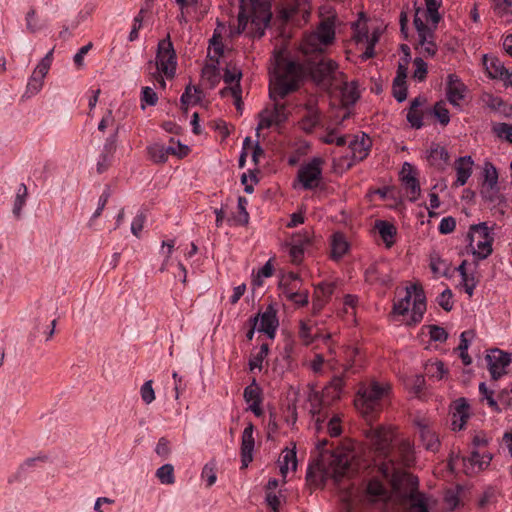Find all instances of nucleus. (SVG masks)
<instances>
[{
	"instance_id": "nucleus-64",
	"label": "nucleus",
	"mask_w": 512,
	"mask_h": 512,
	"mask_svg": "<svg viewBox=\"0 0 512 512\" xmlns=\"http://www.w3.org/2000/svg\"><path fill=\"white\" fill-rule=\"evenodd\" d=\"M35 13L34 9H30L26 15V26L28 31L31 33H35L44 27V25L39 24L35 19Z\"/></svg>"
},
{
	"instance_id": "nucleus-55",
	"label": "nucleus",
	"mask_w": 512,
	"mask_h": 512,
	"mask_svg": "<svg viewBox=\"0 0 512 512\" xmlns=\"http://www.w3.org/2000/svg\"><path fill=\"white\" fill-rule=\"evenodd\" d=\"M140 393L144 403L150 404L154 401L155 392L152 387V380H148L142 385Z\"/></svg>"
},
{
	"instance_id": "nucleus-30",
	"label": "nucleus",
	"mask_w": 512,
	"mask_h": 512,
	"mask_svg": "<svg viewBox=\"0 0 512 512\" xmlns=\"http://www.w3.org/2000/svg\"><path fill=\"white\" fill-rule=\"evenodd\" d=\"M321 121V114H309L306 113L299 121L300 128L306 132L311 133Z\"/></svg>"
},
{
	"instance_id": "nucleus-9",
	"label": "nucleus",
	"mask_w": 512,
	"mask_h": 512,
	"mask_svg": "<svg viewBox=\"0 0 512 512\" xmlns=\"http://www.w3.org/2000/svg\"><path fill=\"white\" fill-rule=\"evenodd\" d=\"M245 4L251 27L255 30L254 37L261 38L272 18L271 6L267 1L261 0H250Z\"/></svg>"
},
{
	"instance_id": "nucleus-19",
	"label": "nucleus",
	"mask_w": 512,
	"mask_h": 512,
	"mask_svg": "<svg viewBox=\"0 0 512 512\" xmlns=\"http://www.w3.org/2000/svg\"><path fill=\"white\" fill-rule=\"evenodd\" d=\"M371 144V139L365 133L362 134L360 139L356 136L349 143L353 159L357 161L364 160L368 156Z\"/></svg>"
},
{
	"instance_id": "nucleus-43",
	"label": "nucleus",
	"mask_w": 512,
	"mask_h": 512,
	"mask_svg": "<svg viewBox=\"0 0 512 512\" xmlns=\"http://www.w3.org/2000/svg\"><path fill=\"white\" fill-rule=\"evenodd\" d=\"M493 10L500 17L512 14V0H493Z\"/></svg>"
},
{
	"instance_id": "nucleus-34",
	"label": "nucleus",
	"mask_w": 512,
	"mask_h": 512,
	"mask_svg": "<svg viewBox=\"0 0 512 512\" xmlns=\"http://www.w3.org/2000/svg\"><path fill=\"white\" fill-rule=\"evenodd\" d=\"M426 374L434 378L436 380L443 379L444 375L448 373L447 369L444 367V363L442 361H435L432 363H428L425 366Z\"/></svg>"
},
{
	"instance_id": "nucleus-47",
	"label": "nucleus",
	"mask_w": 512,
	"mask_h": 512,
	"mask_svg": "<svg viewBox=\"0 0 512 512\" xmlns=\"http://www.w3.org/2000/svg\"><path fill=\"white\" fill-rule=\"evenodd\" d=\"M497 398L499 406L502 405L505 409L512 408V383L501 389Z\"/></svg>"
},
{
	"instance_id": "nucleus-48",
	"label": "nucleus",
	"mask_w": 512,
	"mask_h": 512,
	"mask_svg": "<svg viewBox=\"0 0 512 512\" xmlns=\"http://www.w3.org/2000/svg\"><path fill=\"white\" fill-rule=\"evenodd\" d=\"M44 78L33 72L27 84L26 94H29V96L37 94L42 89Z\"/></svg>"
},
{
	"instance_id": "nucleus-26",
	"label": "nucleus",
	"mask_w": 512,
	"mask_h": 512,
	"mask_svg": "<svg viewBox=\"0 0 512 512\" xmlns=\"http://www.w3.org/2000/svg\"><path fill=\"white\" fill-rule=\"evenodd\" d=\"M341 98L344 106L354 105L359 98L356 85L354 83L349 84L347 81L343 80Z\"/></svg>"
},
{
	"instance_id": "nucleus-10",
	"label": "nucleus",
	"mask_w": 512,
	"mask_h": 512,
	"mask_svg": "<svg viewBox=\"0 0 512 512\" xmlns=\"http://www.w3.org/2000/svg\"><path fill=\"white\" fill-rule=\"evenodd\" d=\"M322 164L323 160L315 157L299 168L297 177L304 189L311 190L318 186L322 178Z\"/></svg>"
},
{
	"instance_id": "nucleus-58",
	"label": "nucleus",
	"mask_w": 512,
	"mask_h": 512,
	"mask_svg": "<svg viewBox=\"0 0 512 512\" xmlns=\"http://www.w3.org/2000/svg\"><path fill=\"white\" fill-rule=\"evenodd\" d=\"M413 24L417 31L418 38L425 40V35H434V31L430 29L418 16H415Z\"/></svg>"
},
{
	"instance_id": "nucleus-59",
	"label": "nucleus",
	"mask_w": 512,
	"mask_h": 512,
	"mask_svg": "<svg viewBox=\"0 0 512 512\" xmlns=\"http://www.w3.org/2000/svg\"><path fill=\"white\" fill-rule=\"evenodd\" d=\"M406 119L412 128L420 129L423 126V113L420 110H408Z\"/></svg>"
},
{
	"instance_id": "nucleus-36",
	"label": "nucleus",
	"mask_w": 512,
	"mask_h": 512,
	"mask_svg": "<svg viewBox=\"0 0 512 512\" xmlns=\"http://www.w3.org/2000/svg\"><path fill=\"white\" fill-rule=\"evenodd\" d=\"M261 388L257 385L256 380L244 389L243 397L247 403L262 402Z\"/></svg>"
},
{
	"instance_id": "nucleus-12",
	"label": "nucleus",
	"mask_w": 512,
	"mask_h": 512,
	"mask_svg": "<svg viewBox=\"0 0 512 512\" xmlns=\"http://www.w3.org/2000/svg\"><path fill=\"white\" fill-rule=\"evenodd\" d=\"M334 38V22L327 18L320 23V25L317 28V31L314 34L310 35L307 38L306 42L307 45L311 47V50L322 52V49H319L317 47V43L323 46H327L334 41Z\"/></svg>"
},
{
	"instance_id": "nucleus-45",
	"label": "nucleus",
	"mask_w": 512,
	"mask_h": 512,
	"mask_svg": "<svg viewBox=\"0 0 512 512\" xmlns=\"http://www.w3.org/2000/svg\"><path fill=\"white\" fill-rule=\"evenodd\" d=\"M434 116L438 119L441 125L446 126L450 121L448 109L443 102H437L433 109Z\"/></svg>"
},
{
	"instance_id": "nucleus-33",
	"label": "nucleus",
	"mask_w": 512,
	"mask_h": 512,
	"mask_svg": "<svg viewBox=\"0 0 512 512\" xmlns=\"http://www.w3.org/2000/svg\"><path fill=\"white\" fill-rule=\"evenodd\" d=\"M480 194L483 200L486 202L495 204L501 201L499 186L482 185Z\"/></svg>"
},
{
	"instance_id": "nucleus-39",
	"label": "nucleus",
	"mask_w": 512,
	"mask_h": 512,
	"mask_svg": "<svg viewBox=\"0 0 512 512\" xmlns=\"http://www.w3.org/2000/svg\"><path fill=\"white\" fill-rule=\"evenodd\" d=\"M170 143L168 147L164 146L166 156L175 155L179 158L185 157L189 152V147L187 145L182 144L180 141H177L176 146L174 138H170Z\"/></svg>"
},
{
	"instance_id": "nucleus-22",
	"label": "nucleus",
	"mask_w": 512,
	"mask_h": 512,
	"mask_svg": "<svg viewBox=\"0 0 512 512\" xmlns=\"http://www.w3.org/2000/svg\"><path fill=\"white\" fill-rule=\"evenodd\" d=\"M427 160L435 166H442L448 163V151L438 143H432L427 151Z\"/></svg>"
},
{
	"instance_id": "nucleus-23",
	"label": "nucleus",
	"mask_w": 512,
	"mask_h": 512,
	"mask_svg": "<svg viewBox=\"0 0 512 512\" xmlns=\"http://www.w3.org/2000/svg\"><path fill=\"white\" fill-rule=\"evenodd\" d=\"M375 228L378 230L386 246L391 247L394 244V237L397 233L395 226L387 221L377 220Z\"/></svg>"
},
{
	"instance_id": "nucleus-37",
	"label": "nucleus",
	"mask_w": 512,
	"mask_h": 512,
	"mask_svg": "<svg viewBox=\"0 0 512 512\" xmlns=\"http://www.w3.org/2000/svg\"><path fill=\"white\" fill-rule=\"evenodd\" d=\"M147 151L149 157L155 163H165L168 159L165 153L164 145L162 144H152L147 148Z\"/></svg>"
},
{
	"instance_id": "nucleus-63",
	"label": "nucleus",
	"mask_w": 512,
	"mask_h": 512,
	"mask_svg": "<svg viewBox=\"0 0 512 512\" xmlns=\"http://www.w3.org/2000/svg\"><path fill=\"white\" fill-rule=\"evenodd\" d=\"M461 279H462V283H463L465 292L469 296H472L473 292H474V289H475V287L477 286V283H478V280L476 279L475 275L473 273H470V274L466 273V277L465 276H461Z\"/></svg>"
},
{
	"instance_id": "nucleus-53",
	"label": "nucleus",
	"mask_w": 512,
	"mask_h": 512,
	"mask_svg": "<svg viewBox=\"0 0 512 512\" xmlns=\"http://www.w3.org/2000/svg\"><path fill=\"white\" fill-rule=\"evenodd\" d=\"M402 60H403V62L398 63L397 74L393 80V84H396L398 86H399V84H406V78H407L408 58H403Z\"/></svg>"
},
{
	"instance_id": "nucleus-4",
	"label": "nucleus",
	"mask_w": 512,
	"mask_h": 512,
	"mask_svg": "<svg viewBox=\"0 0 512 512\" xmlns=\"http://www.w3.org/2000/svg\"><path fill=\"white\" fill-rule=\"evenodd\" d=\"M351 459L352 456L343 451H335L330 455L329 465L324 468L322 464H310L306 473V480L311 484L317 483V473L323 481L327 477H331L335 482L348 475L351 470Z\"/></svg>"
},
{
	"instance_id": "nucleus-8",
	"label": "nucleus",
	"mask_w": 512,
	"mask_h": 512,
	"mask_svg": "<svg viewBox=\"0 0 512 512\" xmlns=\"http://www.w3.org/2000/svg\"><path fill=\"white\" fill-rule=\"evenodd\" d=\"M467 237L469 248L477 261L486 259L492 253L494 237L485 222L472 225Z\"/></svg>"
},
{
	"instance_id": "nucleus-51",
	"label": "nucleus",
	"mask_w": 512,
	"mask_h": 512,
	"mask_svg": "<svg viewBox=\"0 0 512 512\" xmlns=\"http://www.w3.org/2000/svg\"><path fill=\"white\" fill-rule=\"evenodd\" d=\"M210 45L213 47V51L215 53V56H211L210 58L211 60L215 58L216 64H219V57L224 53V45L222 43L221 36L214 34L210 39Z\"/></svg>"
},
{
	"instance_id": "nucleus-21",
	"label": "nucleus",
	"mask_w": 512,
	"mask_h": 512,
	"mask_svg": "<svg viewBox=\"0 0 512 512\" xmlns=\"http://www.w3.org/2000/svg\"><path fill=\"white\" fill-rule=\"evenodd\" d=\"M383 264L373 263L365 270V280L371 284L379 283L383 286L391 282Z\"/></svg>"
},
{
	"instance_id": "nucleus-2",
	"label": "nucleus",
	"mask_w": 512,
	"mask_h": 512,
	"mask_svg": "<svg viewBox=\"0 0 512 512\" xmlns=\"http://www.w3.org/2000/svg\"><path fill=\"white\" fill-rule=\"evenodd\" d=\"M304 78L305 69L301 63L282 57L277 59L275 75L269 84V96L274 102L273 109L268 110V114L276 120V125L287 121L289 115L286 104L279 100L297 91Z\"/></svg>"
},
{
	"instance_id": "nucleus-28",
	"label": "nucleus",
	"mask_w": 512,
	"mask_h": 512,
	"mask_svg": "<svg viewBox=\"0 0 512 512\" xmlns=\"http://www.w3.org/2000/svg\"><path fill=\"white\" fill-rule=\"evenodd\" d=\"M367 492L369 495L379 500H387L389 498V492L387 488L381 481L377 479H372L369 481L367 485Z\"/></svg>"
},
{
	"instance_id": "nucleus-40",
	"label": "nucleus",
	"mask_w": 512,
	"mask_h": 512,
	"mask_svg": "<svg viewBox=\"0 0 512 512\" xmlns=\"http://www.w3.org/2000/svg\"><path fill=\"white\" fill-rule=\"evenodd\" d=\"M484 181L482 185H494L498 186V172L496 167L490 163L486 162L484 165Z\"/></svg>"
},
{
	"instance_id": "nucleus-3",
	"label": "nucleus",
	"mask_w": 512,
	"mask_h": 512,
	"mask_svg": "<svg viewBox=\"0 0 512 512\" xmlns=\"http://www.w3.org/2000/svg\"><path fill=\"white\" fill-rule=\"evenodd\" d=\"M176 65V53L168 35L165 39L159 41L155 63L149 61L148 70L153 80L164 88L166 83L162 74L168 79H172L176 73Z\"/></svg>"
},
{
	"instance_id": "nucleus-16",
	"label": "nucleus",
	"mask_w": 512,
	"mask_h": 512,
	"mask_svg": "<svg viewBox=\"0 0 512 512\" xmlns=\"http://www.w3.org/2000/svg\"><path fill=\"white\" fill-rule=\"evenodd\" d=\"M466 86L455 74H449L447 77L446 94L448 101L453 106H460V102L465 97Z\"/></svg>"
},
{
	"instance_id": "nucleus-27",
	"label": "nucleus",
	"mask_w": 512,
	"mask_h": 512,
	"mask_svg": "<svg viewBox=\"0 0 512 512\" xmlns=\"http://www.w3.org/2000/svg\"><path fill=\"white\" fill-rule=\"evenodd\" d=\"M420 437L422 440L423 445L427 450H430L432 452H435L438 450L440 446V442L438 437L434 432H432L430 429L426 427H422L420 429Z\"/></svg>"
},
{
	"instance_id": "nucleus-5",
	"label": "nucleus",
	"mask_w": 512,
	"mask_h": 512,
	"mask_svg": "<svg viewBox=\"0 0 512 512\" xmlns=\"http://www.w3.org/2000/svg\"><path fill=\"white\" fill-rule=\"evenodd\" d=\"M405 295L393 305V312L398 315H405L409 311L411 300L413 299V307L411 319L407 322L409 326L416 325L421 322L426 311V296L420 284H412L407 286L404 291Z\"/></svg>"
},
{
	"instance_id": "nucleus-38",
	"label": "nucleus",
	"mask_w": 512,
	"mask_h": 512,
	"mask_svg": "<svg viewBox=\"0 0 512 512\" xmlns=\"http://www.w3.org/2000/svg\"><path fill=\"white\" fill-rule=\"evenodd\" d=\"M53 53L54 48L51 49L37 64V66L34 69V73L38 75L39 77H45L51 67L52 60H53Z\"/></svg>"
},
{
	"instance_id": "nucleus-1",
	"label": "nucleus",
	"mask_w": 512,
	"mask_h": 512,
	"mask_svg": "<svg viewBox=\"0 0 512 512\" xmlns=\"http://www.w3.org/2000/svg\"><path fill=\"white\" fill-rule=\"evenodd\" d=\"M366 437L377 457L383 460L379 463V472L393 490L409 503L408 512H429L425 495L418 491V478L398 466V462L410 466L414 461L411 442L408 439L395 442L394 430L382 425L370 427Z\"/></svg>"
},
{
	"instance_id": "nucleus-17",
	"label": "nucleus",
	"mask_w": 512,
	"mask_h": 512,
	"mask_svg": "<svg viewBox=\"0 0 512 512\" xmlns=\"http://www.w3.org/2000/svg\"><path fill=\"white\" fill-rule=\"evenodd\" d=\"M254 425L250 422L245 427L242 433V441H241V462L242 468H247L249 463L253 460V450H254V437H253Z\"/></svg>"
},
{
	"instance_id": "nucleus-11",
	"label": "nucleus",
	"mask_w": 512,
	"mask_h": 512,
	"mask_svg": "<svg viewBox=\"0 0 512 512\" xmlns=\"http://www.w3.org/2000/svg\"><path fill=\"white\" fill-rule=\"evenodd\" d=\"M300 282V278L297 274L290 273L285 279L280 281V288L282 294L286 298L297 305L306 306L308 304L309 293L307 290H299L297 284Z\"/></svg>"
},
{
	"instance_id": "nucleus-62",
	"label": "nucleus",
	"mask_w": 512,
	"mask_h": 512,
	"mask_svg": "<svg viewBox=\"0 0 512 512\" xmlns=\"http://www.w3.org/2000/svg\"><path fill=\"white\" fill-rule=\"evenodd\" d=\"M155 452L161 458L167 459L171 453L170 442L165 437H161L156 445Z\"/></svg>"
},
{
	"instance_id": "nucleus-42",
	"label": "nucleus",
	"mask_w": 512,
	"mask_h": 512,
	"mask_svg": "<svg viewBox=\"0 0 512 512\" xmlns=\"http://www.w3.org/2000/svg\"><path fill=\"white\" fill-rule=\"evenodd\" d=\"M493 132L502 139L512 143V125L508 123H497L493 126Z\"/></svg>"
},
{
	"instance_id": "nucleus-56",
	"label": "nucleus",
	"mask_w": 512,
	"mask_h": 512,
	"mask_svg": "<svg viewBox=\"0 0 512 512\" xmlns=\"http://www.w3.org/2000/svg\"><path fill=\"white\" fill-rule=\"evenodd\" d=\"M260 121L257 126V135L259 131L265 128H270L272 125H276V120L268 114V109L263 110L259 114Z\"/></svg>"
},
{
	"instance_id": "nucleus-41",
	"label": "nucleus",
	"mask_w": 512,
	"mask_h": 512,
	"mask_svg": "<svg viewBox=\"0 0 512 512\" xmlns=\"http://www.w3.org/2000/svg\"><path fill=\"white\" fill-rule=\"evenodd\" d=\"M434 35H425V40L418 38V45L422 47L421 53L426 57H433L437 52V45L433 41Z\"/></svg>"
},
{
	"instance_id": "nucleus-32",
	"label": "nucleus",
	"mask_w": 512,
	"mask_h": 512,
	"mask_svg": "<svg viewBox=\"0 0 512 512\" xmlns=\"http://www.w3.org/2000/svg\"><path fill=\"white\" fill-rule=\"evenodd\" d=\"M479 392L482 396V400H486L488 406L495 412H501L502 409L499 406L498 400L494 398V391L490 390L486 387V384L484 382H481L479 384Z\"/></svg>"
},
{
	"instance_id": "nucleus-44",
	"label": "nucleus",
	"mask_w": 512,
	"mask_h": 512,
	"mask_svg": "<svg viewBox=\"0 0 512 512\" xmlns=\"http://www.w3.org/2000/svg\"><path fill=\"white\" fill-rule=\"evenodd\" d=\"M452 417L453 418L459 417L462 419L469 418V404L467 403L465 398H459L455 401L454 412H453Z\"/></svg>"
},
{
	"instance_id": "nucleus-24",
	"label": "nucleus",
	"mask_w": 512,
	"mask_h": 512,
	"mask_svg": "<svg viewBox=\"0 0 512 512\" xmlns=\"http://www.w3.org/2000/svg\"><path fill=\"white\" fill-rule=\"evenodd\" d=\"M348 250V243L341 233H334L331 242V257L334 260L341 259Z\"/></svg>"
},
{
	"instance_id": "nucleus-20",
	"label": "nucleus",
	"mask_w": 512,
	"mask_h": 512,
	"mask_svg": "<svg viewBox=\"0 0 512 512\" xmlns=\"http://www.w3.org/2000/svg\"><path fill=\"white\" fill-rule=\"evenodd\" d=\"M484 65L490 78L492 79L507 81L512 76V73H510L509 70L505 68L504 64L498 58L493 57L488 60L485 56Z\"/></svg>"
},
{
	"instance_id": "nucleus-31",
	"label": "nucleus",
	"mask_w": 512,
	"mask_h": 512,
	"mask_svg": "<svg viewBox=\"0 0 512 512\" xmlns=\"http://www.w3.org/2000/svg\"><path fill=\"white\" fill-rule=\"evenodd\" d=\"M156 477L162 484L171 485L175 482L174 467L172 464H164L156 471Z\"/></svg>"
},
{
	"instance_id": "nucleus-29",
	"label": "nucleus",
	"mask_w": 512,
	"mask_h": 512,
	"mask_svg": "<svg viewBox=\"0 0 512 512\" xmlns=\"http://www.w3.org/2000/svg\"><path fill=\"white\" fill-rule=\"evenodd\" d=\"M27 196H28L27 187L24 183H21L17 190L15 200H14L13 210H12L14 216L18 219L21 217L22 208L26 204Z\"/></svg>"
},
{
	"instance_id": "nucleus-52",
	"label": "nucleus",
	"mask_w": 512,
	"mask_h": 512,
	"mask_svg": "<svg viewBox=\"0 0 512 512\" xmlns=\"http://www.w3.org/2000/svg\"><path fill=\"white\" fill-rule=\"evenodd\" d=\"M430 339L436 342H445L448 338V333L443 327L438 325H429Z\"/></svg>"
},
{
	"instance_id": "nucleus-54",
	"label": "nucleus",
	"mask_w": 512,
	"mask_h": 512,
	"mask_svg": "<svg viewBox=\"0 0 512 512\" xmlns=\"http://www.w3.org/2000/svg\"><path fill=\"white\" fill-rule=\"evenodd\" d=\"M241 78H242V72L237 67H233L232 69L227 67L224 70L223 81L226 84L230 85V84H232L234 82L235 83H239Z\"/></svg>"
},
{
	"instance_id": "nucleus-49",
	"label": "nucleus",
	"mask_w": 512,
	"mask_h": 512,
	"mask_svg": "<svg viewBox=\"0 0 512 512\" xmlns=\"http://www.w3.org/2000/svg\"><path fill=\"white\" fill-rule=\"evenodd\" d=\"M413 64L415 66L413 77L418 81L425 80L428 73L426 62L421 57H416Z\"/></svg>"
},
{
	"instance_id": "nucleus-61",
	"label": "nucleus",
	"mask_w": 512,
	"mask_h": 512,
	"mask_svg": "<svg viewBox=\"0 0 512 512\" xmlns=\"http://www.w3.org/2000/svg\"><path fill=\"white\" fill-rule=\"evenodd\" d=\"M202 477L207 479V486L211 487L216 482L215 463H207L202 470Z\"/></svg>"
},
{
	"instance_id": "nucleus-35",
	"label": "nucleus",
	"mask_w": 512,
	"mask_h": 512,
	"mask_svg": "<svg viewBox=\"0 0 512 512\" xmlns=\"http://www.w3.org/2000/svg\"><path fill=\"white\" fill-rule=\"evenodd\" d=\"M427 15L430 21L433 23L434 28L441 20V15L438 12L439 7L442 4V0H425Z\"/></svg>"
},
{
	"instance_id": "nucleus-6",
	"label": "nucleus",
	"mask_w": 512,
	"mask_h": 512,
	"mask_svg": "<svg viewBox=\"0 0 512 512\" xmlns=\"http://www.w3.org/2000/svg\"><path fill=\"white\" fill-rule=\"evenodd\" d=\"M319 59L309 61L307 66L301 64L305 69V76L309 74L311 79L324 90H329L339 78L344 79L343 73H337L338 65L335 61L327 59L322 55Z\"/></svg>"
},
{
	"instance_id": "nucleus-18",
	"label": "nucleus",
	"mask_w": 512,
	"mask_h": 512,
	"mask_svg": "<svg viewBox=\"0 0 512 512\" xmlns=\"http://www.w3.org/2000/svg\"><path fill=\"white\" fill-rule=\"evenodd\" d=\"M474 162L471 156L459 157L455 161V170L457 174L456 181L454 182L455 187L463 186L467 183V180L472 174V166Z\"/></svg>"
},
{
	"instance_id": "nucleus-13",
	"label": "nucleus",
	"mask_w": 512,
	"mask_h": 512,
	"mask_svg": "<svg viewBox=\"0 0 512 512\" xmlns=\"http://www.w3.org/2000/svg\"><path fill=\"white\" fill-rule=\"evenodd\" d=\"M488 370L493 381L506 374L505 368L511 363L510 355L499 349H494L486 355Z\"/></svg>"
},
{
	"instance_id": "nucleus-15",
	"label": "nucleus",
	"mask_w": 512,
	"mask_h": 512,
	"mask_svg": "<svg viewBox=\"0 0 512 512\" xmlns=\"http://www.w3.org/2000/svg\"><path fill=\"white\" fill-rule=\"evenodd\" d=\"M258 314L260 323L258 322L257 330L265 333L270 339H273L279 326L277 311L272 305H269L265 312Z\"/></svg>"
},
{
	"instance_id": "nucleus-46",
	"label": "nucleus",
	"mask_w": 512,
	"mask_h": 512,
	"mask_svg": "<svg viewBox=\"0 0 512 512\" xmlns=\"http://www.w3.org/2000/svg\"><path fill=\"white\" fill-rule=\"evenodd\" d=\"M269 347L268 344H262L260 347L259 352L253 356L252 359L249 361L250 370H254L256 368L261 369L262 368V362L264 358L268 355Z\"/></svg>"
},
{
	"instance_id": "nucleus-50",
	"label": "nucleus",
	"mask_w": 512,
	"mask_h": 512,
	"mask_svg": "<svg viewBox=\"0 0 512 512\" xmlns=\"http://www.w3.org/2000/svg\"><path fill=\"white\" fill-rule=\"evenodd\" d=\"M452 296V291L447 288L437 297L438 305L447 312L453 309Z\"/></svg>"
},
{
	"instance_id": "nucleus-14",
	"label": "nucleus",
	"mask_w": 512,
	"mask_h": 512,
	"mask_svg": "<svg viewBox=\"0 0 512 512\" xmlns=\"http://www.w3.org/2000/svg\"><path fill=\"white\" fill-rule=\"evenodd\" d=\"M400 177L403 186L409 192V201L415 202L421 194V188L419 181L415 176L413 166L410 163L405 162L403 164L402 170L400 172Z\"/></svg>"
},
{
	"instance_id": "nucleus-25",
	"label": "nucleus",
	"mask_w": 512,
	"mask_h": 512,
	"mask_svg": "<svg viewBox=\"0 0 512 512\" xmlns=\"http://www.w3.org/2000/svg\"><path fill=\"white\" fill-rule=\"evenodd\" d=\"M247 199L243 196L238 198V215L229 217L227 222L230 225H241L244 226L249 222V214L246 210Z\"/></svg>"
},
{
	"instance_id": "nucleus-7",
	"label": "nucleus",
	"mask_w": 512,
	"mask_h": 512,
	"mask_svg": "<svg viewBox=\"0 0 512 512\" xmlns=\"http://www.w3.org/2000/svg\"><path fill=\"white\" fill-rule=\"evenodd\" d=\"M390 390L388 384L372 381L359 388L354 400L355 407L364 415L380 410L381 400L384 399Z\"/></svg>"
},
{
	"instance_id": "nucleus-60",
	"label": "nucleus",
	"mask_w": 512,
	"mask_h": 512,
	"mask_svg": "<svg viewBox=\"0 0 512 512\" xmlns=\"http://www.w3.org/2000/svg\"><path fill=\"white\" fill-rule=\"evenodd\" d=\"M145 221H146V214L143 211L139 212L135 216V218L133 219V221L131 223V232L133 235H135L136 237H139L140 232L143 229Z\"/></svg>"
},
{
	"instance_id": "nucleus-57",
	"label": "nucleus",
	"mask_w": 512,
	"mask_h": 512,
	"mask_svg": "<svg viewBox=\"0 0 512 512\" xmlns=\"http://www.w3.org/2000/svg\"><path fill=\"white\" fill-rule=\"evenodd\" d=\"M336 282H321L316 287V294L321 293V297L329 299L334 293Z\"/></svg>"
}]
</instances>
